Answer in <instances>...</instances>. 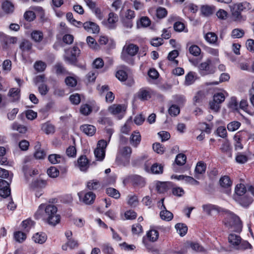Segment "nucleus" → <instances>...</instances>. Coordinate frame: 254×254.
Segmentation results:
<instances>
[{
	"instance_id": "nucleus-1",
	"label": "nucleus",
	"mask_w": 254,
	"mask_h": 254,
	"mask_svg": "<svg viewBox=\"0 0 254 254\" xmlns=\"http://www.w3.org/2000/svg\"><path fill=\"white\" fill-rule=\"evenodd\" d=\"M57 211L58 209L54 205L42 203L38 207L34 216L36 219H42L49 225L55 226L61 220Z\"/></svg>"
},
{
	"instance_id": "nucleus-2",
	"label": "nucleus",
	"mask_w": 254,
	"mask_h": 254,
	"mask_svg": "<svg viewBox=\"0 0 254 254\" xmlns=\"http://www.w3.org/2000/svg\"><path fill=\"white\" fill-rule=\"evenodd\" d=\"M225 215L224 221L225 226L235 232H241L242 229V222L240 218L229 211H226Z\"/></svg>"
},
{
	"instance_id": "nucleus-3",
	"label": "nucleus",
	"mask_w": 254,
	"mask_h": 254,
	"mask_svg": "<svg viewBox=\"0 0 254 254\" xmlns=\"http://www.w3.org/2000/svg\"><path fill=\"white\" fill-rule=\"evenodd\" d=\"M0 177L7 178L9 182L0 179V196L5 198L10 194L9 185L11 182L12 176L9 175L8 171L0 168Z\"/></svg>"
},
{
	"instance_id": "nucleus-4",
	"label": "nucleus",
	"mask_w": 254,
	"mask_h": 254,
	"mask_svg": "<svg viewBox=\"0 0 254 254\" xmlns=\"http://www.w3.org/2000/svg\"><path fill=\"white\" fill-rule=\"evenodd\" d=\"M132 149L130 147H120L117 155L116 162L118 165L127 166L129 165Z\"/></svg>"
},
{
	"instance_id": "nucleus-5",
	"label": "nucleus",
	"mask_w": 254,
	"mask_h": 254,
	"mask_svg": "<svg viewBox=\"0 0 254 254\" xmlns=\"http://www.w3.org/2000/svg\"><path fill=\"white\" fill-rule=\"evenodd\" d=\"M65 55L64 58L66 62L70 64H74L77 61V57L80 54V50L76 46L72 48L65 50Z\"/></svg>"
},
{
	"instance_id": "nucleus-6",
	"label": "nucleus",
	"mask_w": 254,
	"mask_h": 254,
	"mask_svg": "<svg viewBox=\"0 0 254 254\" xmlns=\"http://www.w3.org/2000/svg\"><path fill=\"white\" fill-rule=\"evenodd\" d=\"M107 144L108 142L104 139H101L98 141L97 147L94 152L97 160L102 161L104 159Z\"/></svg>"
},
{
	"instance_id": "nucleus-7",
	"label": "nucleus",
	"mask_w": 254,
	"mask_h": 254,
	"mask_svg": "<svg viewBox=\"0 0 254 254\" xmlns=\"http://www.w3.org/2000/svg\"><path fill=\"white\" fill-rule=\"evenodd\" d=\"M211 61L207 59L206 61L201 63L198 65V72L202 76L211 74L215 72V68L211 67L210 64Z\"/></svg>"
},
{
	"instance_id": "nucleus-8",
	"label": "nucleus",
	"mask_w": 254,
	"mask_h": 254,
	"mask_svg": "<svg viewBox=\"0 0 254 254\" xmlns=\"http://www.w3.org/2000/svg\"><path fill=\"white\" fill-rule=\"evenodd\" d=\"M78 196L80 201L88 205L93 204L96 197V194L92 191H81L78 193Z\"/></svg>"
},
{
	"instance_id": "nucleus-9",
	"label": "nucleus",
	"mask_w": 254,
	"mask_h": 254,
	"mask_svg": "<svg viewBox=\"0 0 254 254\" xmlns=\"http://www.w3.org/2000/svg\"><path fill=\"white\" fill-rule=\"evenodd\" d=\"M138 46L133 44L125 46L122 55V59L124 60H126L125 54H127L131 57L135 56L138 52Z\"/></svg>"
},
{
	"instance_id": "nucleus-10",
	"label": "nucleus",
	"mask_w": 254,
	"mask_h": 254,
	"mask_svg": "<svg viewBox=\"0 0 254 254\" xmlns=\"http://www.w3.org/2000/svg\"><path fill=\"white\" fill-rule=\"evenodd\" d=\"M0 41L4 44V47H7L10 44L16 43L17 38L16 37L6 35L4 33L0 32Z\"/></svg>"
},
{
	"instance_id": "nucleus-11",
	"label": "nucleus",
	"mask_w": 254,
	"mask_h": 254,
	"mask_svg": "<svg viewBox=\"0 0 254 254\" xmlns=\"http://www.w3.org/2000/svg\"><path fill=\"white\" fill-rule=\"evenodd\" d=\"M171 188V183L168 182H159L156 183V190L159 193L166 192Z\"/></svg>"
},
{
	"instance_id": "nucleus-12",
	"label": "nucleus",
	"mask_w": 254,
	"mask_h": 254,
	"mask_svg": "<svg viewBox=\"0 0 254 254\" xmlns=\"http://www.w3.org/2000/svg\"><path fill=\"white\" fill-rule=\"evenodd\" d=\"M84 29L88 32L92 33H98L99 32V26L92 22H85L83 24Z\"/></svg>"
},
{
	"instance_id": "nucleus-13",
	"label": "nucleus",
	"mask_w": 254,
	"mask_h": 254,
	"mask_svg": "<svg viewBox=\"0 0 254 254\" xmlns=\"http://www.w3.org/2000/svg\"><path fill=\"white\" fill-rule=\"evenodd\" d=\"M80 130L88 136H92L96 132L95 127L91 125L85 124L80 126Z\"/></svg>"
},
{
	"instance_id": "nucleus-14",
	"label": "nucleus",
	"mask_w": 254,
	"mask_h": 254,
	"mask_svg": "<svg viewBox=\"0 0 254 254\" xmlns=\"http://www.w3.org/2000/svg\"><path fill=\"white\" fill-rule=\"evenodd\" d=\"M235 198L238 201L239 204L243 207H248L253 201V199L251 197L249 196V193H247L242 197L235 196Z\"/></svg>"
},
{
	"instance_id": "nucleus-15",
	"label": "nucleus",
	"mask_w": 254,
	"mask_h": 254,
	"mask_svg": "<svg viewBox=\"0 0 254 254\" xmlns=\"http://www.w3.org/2000/svg\"><path fill=\"white\" fill-rule=\"evenodd\" d=\"M118 20V15L113 12H110L109 14V17L106 23L107 28L110 29H114L116 27V23Z\"/></svg>"
},
{
	"instance_id": "nucleus-16",
	"label": "nucleus",
	"mask_w": 254,
	"mask_h": 254,
	"mask_svg": "<svg viewBox=\"0 0 254 254\" xmlns=\"http://www.w3.org/2000/svg\"><path fill=\"white\" fill-rule=\"evenodd\" d=\"M145 170L147 172H149V171L152 174H162L163 172V167L161 165V164H159L158 163H154L153 164L150 168V170L149 168L145 165L144 166Z\"/></svg>"
},
{
	"instance_id": "nucleus-17",
	"label": "nucleus",
	"mask_w": 254,
	"mask_h": 254,
	"mask_svg": "<svg viewBox=\"0 0 254 254\" xmlns=\"http://www.w3.org/2000/svg\"><path fill=\"white\" fill-rule=\"evenodd\" d=\"M78 167L82 171H86L89 167V161L85 156H80L77 160Z\"/></svg>"
},
{
	"instance_id": "nucleus-18",
	"label": "nucleus",
	"mask_w": 254,
	"mask_h": 254,
	"mask_svg": "<svg viewBox=\"0 0 254 254\" xmlns=\"http://www.w3.org/2000/svg\"><path fill=\"white\" fill-rule=\"evenodd\" d=\"M8 96L11 98L12 102L18 101L20 97V89L19 88H10L8 93Z\"/></svg>"
},
{
	"instance_id": "nucleus-19",
	"label": "nucleus",
	"mask_w": 254,
	"mask_h": 254,
	"mask_svg": "<svg viewBox=\"0 0 254 254\" xmlns=\"http://www.w3.org/2000/svg\"><path fill=\"white\" fill-rule=\"evenodd\" d=\"M47 239V235L43 232L37 233L33 235L32 240L36 243L42 244L44 243Z\"/></svg>"
},
{
	"instance_id": "nucleus-20",
	"label": "nucleus",
	"mask_w": 254,
	"mask_h": 254,
	"mask_svg": "<svg viewBox=\"0 0 254 254\" xmlns=\"http://www.w3.org/2000/svg\"><path fill=\"white\" fill-rule=\"evenodd\" d=\"M205 40L209 44L217 45V35L214 32H208L204 36Z\"/></svg>"
},
{
	"instance_id": "nucleus-21",
	"label": "nucleus",
	"mask_w": 254,
	"mask_h": 254,
	"mask_svg": "<svg viewBox=\"0 0 254 254\" xmlns=\"http://www.w3.org/2000/svg\"><path fill=\"white\" fill-rule=\"evenodd\" d=\"M141 141V135L138 132H134L130 137V143L133 147H136Z\"/></svg>"
},
{
	"instance_id": "nucleus-22",
	"label": "nucleus",
	"mask_w": 254,
	"mask_h": 254,
	"mask_svg": "<svg viewBox=\"0 0 254 254\" xmlns=\"http://www.w3.org/2000/svg\"><path fill=\"white\" fill-rule=\"evenodd\" d=\"M78 246V244L76 240L73 239H70L67 240V242L62 246V248L64 251H67L68 248L72 250L77 248Z\"/></svg>"
},
{
	"instance_id": "nucleus-23",
	"label": "nucleus",
	"mask_w": 254,
	"mask_h": 254,
	"mask_svg": "<svg viewBox=\"0 0 254 254\" xmlns=\"http://www.w3.org/2000/svg\"><path fill=\"white\" fill-rule=\"evenodd\" d=\"M219 183H220L221 186L222 188H226L227 189H229V188L232 185V182H231L230 178L226 176L222 177L219 180ZM229 192V190H228L226 192L227 193H228Z\"/></svg>"
},
{
	"instance_id": "nucleus-24",
	"label": "nucleus",
	"mask_w": 254,
	"mask_h": 254,
	"mask_svg": "<svg viewBox=\"0 0 254 254\" xmlns=\"http://www.w3.org/2000/svg\"><path fill=\"white\" fill-rule=\"evenodd\" d=\"M206 170V165L202 162H198L195 169V177L199 179V175L203 174Z\"/></svg>"
},
{
	"instance_id": "nucleus-25",
	"label": "nucleus",
	"mask_w": 254,
	"mask_h": 254,
	"mask_svg": "<svg viewBox=\"0 0 254 254\" xmlns=\"http://www.w3.org/2000/svg\"><path fill=\"white\" fill-rule=\"evenodd\" d=\"M205 94L203 91H198L195 95L194 96L193 99V104L195 105L201 104L203 101L205 99Z\"/></svg>"
},
{
	"instance_id": "nucleus-26",
	"label": "nucleus",
	"mask_w": 254,
	"mask_h": 254,
	"mask_svg": "<svg viewBox=\"0 0 254 254\" xmlns=\"http://www.w3.org/2000/svg\"><path fill=\"white\" fill-rule=\"evenodd\" d=\"M109 111L114 115H117L125 111L124 106L122 105L114 104L111 106L109 109Z\"/></svg>"
},
{
	"instance_id": "nucleus-27",
	"label": "nucleus",
	"mask_w": 254,
	"mask_h": 254,
	"mask_svg": "<svg viewBox=\"0 0 254 254\" xmlns=\"http://www.w3.org/2000/svg\"><path fill=\"white\" fill-rule=\"evenodd\" d=\"M241 238L240 236L234 234H231L228 237L229 243L236 247L241 242Z\"/></svg>"
},
{
	"instance_id": "nucleus-28",
	"label": "nucleus",
	"mask_w": 254,
	"mask_h": 254,
	"mask_svg": "<svg viewBox=\"0 0 254 254\" xmlns=\"http://www.w3.org/2000/svg\"><path fill=\"white\" fill-rule=\"evenodd\" d=\"M138 98L142 101L147 100L151 97L150 92L145 89H141L137 93Z\"/></svg>"
},
{
	"instance_id": "nucleus-29",
	"label": "nucleus",
	"mask_w": 254,
	"mask_h": 254,
	"mask_svg": "<svg viewBox=\"0 0 254 254\" xmlns=\"http://www.w3.org/2000/svg\"><path fill=\"white\" fill-rule=\"evenodd\" d=\"M202 208L203 210L209 215H211V213L213 211H216L217 212L219 211L220 208L218 207L217 206L211 204H204L202 205Z\"/></svg>"
},
{
	"instance_id": "nucleus-30",
	"label": "nucleus",
	"mask_w": 254,
	"mask_h": 254,
	"mask_svg": "<svg viewBox=\"0 0 254 254\" xmlns=\"http://www.w3.org/2000/svg\"><path fill=\"white\" fill-rule=\"evenodd\" d=\"M237 8V9H233L232 11V17L234 21L237 22H241L245 20L244 18L241 14V11Z\"/></svg>"
},
{
	"instance_id": "nucleus-31",
	"label": "nucleus",
	"mask_w": 254,
	"mask_h": 254,
	"mask_svg": "<svg viewBox=\"0 0 254 254\" xmlns=\"http://www.w3.org/2000/svg\"><path fill=\"white\" fill-rule=\"evenodd\" d=\"M177 232L181 236H185L188 231V227L183 223H177L175 225Z\"/></svg>"
},
{
	"instance_id": "nucleus-32",
	"label": "nucleus",
	"mask_w": 254,
	"mask_h": 254,
	"mask_svg": "<svg viewBox=\"0 0 254 254\" xmlns=\"http://www.w3.org/2000/svg\"><path fill=\"white\" fill-rule=\"evenodd\" d=\"M146 236L150 241L154 242L158 240L159 233L157 230L151 229L147 232Z\"/></svg>"
},
{
	"instance_id": "nucleus-33",
	"label": "nucleus",
	"mask_w": 254,
	"mask_h": 254,
	"mask_svg": "<svg viewBox=\"0 0 254 254\" xmlns=\"http://www.w3.org/2000/svg\"><path fill=\"white\" fill-rule=\"evenodd\" d=\"M160 216L162 220L169 221L173 219V214L172 212L167 210H164V211H160Z\"/></svg>"
},
{
	"instance_id": "nucleus-34",
	"label": "nucleus",
	"mask_w": 254,
	"mask_h": 254,
	"mask_svg": "<svg viewBox=\"0 0 254 254\" xmlns=\"http://www.w3.org/2000/svg\"><path fill=\"white\" fill-rule=\"evenodd\" d=\"M32 39L36 42H40L43 39L42 32L38 30H34L31 34Z\"/></svg>"
},
{
	"instance_id": "nucleus-35",
	"label": "nucleus",
	"mask_w": 254,
	"mask_h": 254,
	"mask_svg": "<svg viewBox=\"0 0 254 254\" xmlns=\"http://www.w3.org/2000/svg\"><path fill=\"white\" fill-rule=\"evenodd\" d=\"M2 8L3 11L7 13H12L14 10L13 4L8 1H5L2 3Z\"/></svg>"
},
{
	"instance_id": "nucleus-36",
	"label": "nucleus",
	"mask_w": 254,
	"mask_h": 254,
	"mask_svg": "<svg viewBox=\"0 0 254 254\" xmlns=\"http://www.w3.org/2000/svg\"><path fill=\"white\" fill-rule=\"evenodd\" d=\"M132 181L134 185L142 188L145 185L144 179L139 175H135L132 178Z\"/></svg>"
},
{
	"instance_id": "nucleus-37",
	"label": "nucleus",
	"mask_w": 254,
	"mask_h": 254,
	"mask_svg": "<svg viewBox=\"0 0 254 254\" xmlns=\"http://www.w3.org/2000/svg\"><path fill=\"white\" fill-rule=\"evenodd\" d=\"M246 192V189L244 185L240 184H238L235 188V193L238 197L243 196L244 194Z\"/></svg>"
},
{
	"instance_id": "nucleus-38",
	"label": "nucleus",
	"mask_w": 254,
	"mask_h": 254,
	"mask_svg": "<svg viewBox=\"0 0 254 254\" xmlns=\"http://www.w3.org/2000/svg\"><path fill=\"white\" fill-rule=\"evenodd\" d=\"M100 186L99 182L95 180H91L88 182L87 184V187L89 190H97Z\"/></svg>"
},
{
	"instance_id": "nucleus-39",
	"label": "nucleus",
	"mask_w": 254,
	"mask_h": 254,
	"mask_svg": "<svg viewBox=\"0 0 254 254\" xmlns=\"http://www.w3.org/2000/svg\"><path fill=\"white\" fill-rule=\"evenodd\" d=\"M11 128L13 130H17L21 133H24L27 131V128L25 126L20 125L17 123H14L11 126Z\"/></svg>"
},
{
	"instance_id": "nucleus-40",
	"label": "nucleus",
	"mask_w": 254,
	"mask_h": 254,
	"mask_svg": "<svg viewBox=\"0 0 254 254\" xmlns=\"http://www.w3.org/2000/svg\"><path fill=\"white\" fill-rule=\"evenodd\" d=\"M235 248L237 250L244 251L247 249H252V246L248 242L242 241L241 240L239 245L237 246Z\"/></svg>"
},
{
	"instance_id": "nucleus-41",
	"label": "nucleus",
	"mask_w": 254,
	"mask_h": 254,
	"mask_svg": "<svg viewBox=\"0 0 254 254\" xmlns=\"http://www.w3.org/2000/svg\"><path fill=\"white\" fill-rule=\"evenodd\" d=\"M14 238L16 242L22 243L26 239V235L21 231H17L14 234Z\"/></svg>"
},
{
	"instance_id": "nucleus-42",
	"label": "nucleus",
	"mask_w": 254,
	"mask_h": 254,
	"mask_svg": "<svg viewBox=\"0 0 254 254\" xmlns=\"http://www.w3.org/2000/svg\"><path fill=\"white\" fill-rule=\"evenodd\" d=\"M35 223L31 219H27L23 221L22 223V226L24 231L28 232L29 230L34 226Z\"/></svg>"
},
{
	"instance_id": "nucleus-43",
	"label": "nucleus",
	"mask_w": 254,
	"mask_h": 254,
	"mask_svg": "<svg viewBox=\"0 0 254 254\" xmlns=\"http://www.w3.org/2000/svg\"><path fill=\"white\" fill-rule=\"evenodd\" d=\"M245 34L244 31L242 29L236 28L232 30L231 32V37L233 38H241Z\"/></svg>"
},
{
	"instance_id": "nucleus-44",
	"label": "nucleus",
	"mask_w": 254,
	"mask_h": 254,
	"mask_svg": "<svg viewBox=\"0 0 254 254\" xmlns=\"http://www.w3.org/2000/svg\"><path fill=\"white\" fill-rule=\"evenodd\" d=\"M106 193L110 196L116 199L119 198L120 193L118 190L113 188H109L106 189Z\"/></svg>"
},
{
	"instance_id": "nucleus-45",
	"label": "nucleus",
	"mask_w": 254,
	"mask_h": 254,
	"mask_svg": "<svg viewBox=\"0 0 254 254\" xmlns=\"http://www.w3.org/2000/svg\"><path fill=\"white\" fill-rule=\"evenodd\" d=\"M54 68L56 70L55 72L57 75L66 74L68 73L65 68L61 64H57L54 66Z\"/></svg>"
},
{
	"instance_id": "nucleus-46",
	"label": "nucleus",
	"mask_w": 254,
	"mask_h": 254,
	"mask_svg": "<svg viewBox=\"0 0 254 254\" xmlns=\"http://www.w3.org/2000/svg\"><path fill=\"white\" fill-rule=\"evenodd\" d=\"M189 51L191 55L195 57L198 56L201 53V49L200 48L195 45L190 46L189 49Z\"/></svg>"
},
{
	"instance_id": "nucleus-47",
	"label": "nucleus",
	"mask_w": 254,
	"mask_h": 254,
	"mask_svg": "<svg viewBox=\"0 0 254 254\" xmlns=\"http://www.w3.org/2000/svg\"><path fill=\"white\" fill-rule=\"evenodd\" d=\"M195 73L193 72H190L186 75L185 84L187 85H190L192 84L195 81L194 78Z\"/></svg>"
},
{
	"instance_id": "nucleus-48",
	"label": "nucleus",
	"mask_w": 254,
	"mask_h": 254,
	"mask_svg": "<svg viewBox=\"0 0 254 254\" xmlns=\"http://www.w3.org/2000/svg\"><path fill=\"white\" fill-rule=\"evenodd\" d=\"M187 157L184 154H179L176 157V163L177 165L182 166L186 163Z\"/></svg>"
},
{
	"instance_id": "nucleus-49",
	"label": "nucleus",
	"mask_w": 254,
	"mask_h": 254,
	"mask_svg": "<svg viewBox=\"0 0 254 254\" xmlns=\"http://www.w3.org/2000/svg\"><path fill=\"white\" fill-rule=\"evenodd\" d=\"M19 47L23 52L29 51L32 48V44L27 40H24L20 44Z\"/></svg>"
},
{
	"instance_id": "nucleus-50",
	"label": "nucleus",
	"mask_w": 254,
	"mask_h": 254,
	"mask_svg": "<svg viewBox=\"0 0 254 254\" xmlns=\"http://www.w3.org/2000/svg\"><path fill=\"white\" fill-rule=\"evenodd\" d=\"M241 126V123L237 121H233L227 125V128L230 131H234L238 129Z\"/></svg>"
},
{
	"instance_id": "nucleus-51",
	"label": "nucleus",
	"mask_w": 254,
	"mask_h": 254,
	"mask_svg": "<svg viewBox=\"0 0 254 254\" xmlns=\"http://www.w3.org/2000/svg\"><path fill=\"white\" fill-rule=\"evenodd\" d=\"M42 129L46 134H50L54 132V127L53 125L48 123L44 124L42 125Z\"/></svg>"
},
{
	"instance_id": "nucleus-52",
	"label": "nucleus",
	"mask_w": 254,
	"mask_h": 254,
	"mask_svg": "<svg viewBox=\"0 0 254 254\" xmlns=\"http://www.w3.org/2000/svg\"><path fill=\"white\" fill-rule=\"evenodd\" d=\"M116 77L121 81H125L127 78V74L123 70H119L116 74Z\"/></svg>"
},
{
	"instance_id": "nucleus-53",
	"label": "nucleus",
	"mask_w": 254,
	"mask_h": 254,
	"mask_svg": "<svg viewBox=\"0 0 254 254\" xmlns=\"http://www.w3.org/2000/svg\"><path fill=\"white\" fill-rule=\"evenodd\" d=\"M46 64L42 61L36 62L34 64L35 69L39 71H43L46 68Z\"/></svg>"
},
{
	"instance_id": "nucleus-54",
	"label": "nucleus",
	"mask_w": 254,
	"mask_h": 254,
	"mask_svg": "<svg viewBox=\"0 0 254 254\" xmlns=\"http://www.w3.org/2000/svg\"><path fill=\"white\" fill-rule=\"evenodd\" d=\"M168 112L171 116H176L180 113V108L177 105H172L169 108Z\"/></svg>"
},
{
	"instance_id": "nucleus-55",
	"label": "nucleus",
	"mask_w": 254,
	"mask_h": 254,
	"mask_svg": "<svg viewBox=\"0 0 254 254\" xmlns=\"http://www.w3.org/2000/svg\"><path fill=\"white\" fill-rule=\"evenodd\" d=\"M65 83L68 86L73 87L77 84L76 78L72 76H68L65 79Z\"/></svg>"
},
{
	"instance_id": "nucleus-56",
	"label": "nucleus",
	"mask_w": 254,
	"mask_h": 254,
	"mask_svg": "<svg viewBox=\"0 0 254 254\" xmlns=\"http://www.w3.org/2000/svg\"><path fill=\"white\" fill-rule=\"evenodd\" d=\"M225 99V95L223 93L219 92L215 93L213 96V100L215 102L219 103H222Z\"/></svg>"
},
{
	"instance_id": "nucleus-57",
	"label": "nucleus",
	"mask_w": 254,
	"mask_h": 254,
	"mask_svg": "<svg viewBox=\"0 0 254 254\" xmlns=\"http://www.w3.org/2000/svg\"><path fill=\"white\" fill-rule=\"evenodd\" d=\"M228 107L229 108L232 109V110H238L239 109V105L237 102L236 98L235 97H232L228 104Z\"/></svg>"
},
{
	"instance_id": "nucleus-58",
	"label": "nucleus",
	"mask_w": 254,
	"mask_h": 254,
	"mask_svg": "<svg viewBox=\"0 0 254 254\" xmlns=\"http://www.w3.org/2000/svg\"><path fill=\"white\" fill-rule=\"evenodd\" d=\"M127 203L131 207H135L138 203V200L137 196L136 195H129L128 196Z\"/></svg>"
},
{
	"instance_id": "nucleus-59",
	"label": "nucleus",
	"mask_w": 254,
	"mask_h": 254,
	"mask_svg": "<svg viewBox=\"0 0 254 254\" xmlns=\"http://www.w3.org/2000/svg\"><path fill=\"white\" fill-rule=\"evenodd\" d=\"M47 174L51 178H56L59 175V171L56 167H51L47 170Z\"/></svg>"
},
{
	"instance_id": "nucleus-60",
	"label": "nucleus",
	"mask_w": 254,
	"mask_h": 254,
	"mask_svg": "<svg viewBox=\"0 0 254 254\" xmlns=\"http://www.w3.org/2000/svg\"><path fill=\"white\" fill-rule=\"evenodd\" d=\"M91 107L88 104H84L80 107V112L84 115H88L92 112Z\"/></svg>"
},
{
	"instance_id": "nucleus-61",
	"label": "nucleus",
	"mask_w": 254,
	"mask_h": 254,
	"mask_svg": "<svg viewBox=\"0 0 254 254\" xmlns=\"http://www.w3.org/2000/svg\"><path fill=\"white\" fill-rule=\"evenodd\" d=\"M46 185V182L43 180L36 179L32 183V186L34 188H43Z\"/></svg>"
},
{
	"instance_id": "nucleus-62",
	"label": "nucleus",
	"mask_w": 254,
	"mask_h": 254,
	"mask_svg": "<svg viewBox=\"0 0 254 254\" xmlns=\"http://www.w3.org/2000/svg\"><path fill=\"white\" fill-rule=\"evenodd\" d=\"M156 14L158 18H163L166 16L167 11L165 8L160 7L157 9Z\"/></svg>"
},
{
	"instance_id": "nucleus-63",
	"label": "nucleus",
	"mask_w": 254,
	"mask_h": 254,
	"mask_svg": "<svg viewBox=\"0 0 254 254\" xmlns=\"http://www.w3.org/2000/svg\"><path fill=\"white\" fill-rule=\"evenodd\" d=\"M86 42L88 46L92 49H96L98 47V44L96 40L91 36H88L86 38Z\"/></svg>"
},
{
	"instance_id": "nucleus-64",
	"label": "nucleus",
	"mask_w": 254,
	"mask_h": 254,
	"mask_svg": "<svg viewBox=\"0 0 254 254\" xmlns=\"http://www.w3.org/2000/svg\"><path fill=\"white\" fill-rule=\"evenodd\" d=\"M237 8L239 10H249L251 8V4L247 1H244L237 4Z\"/></svg>"
}]
</instances>
